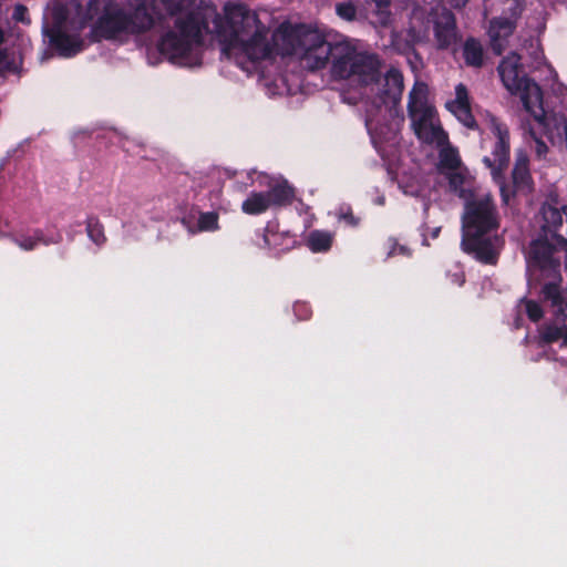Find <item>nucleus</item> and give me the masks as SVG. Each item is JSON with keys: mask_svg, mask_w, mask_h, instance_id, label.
<instances>
[{"mask_svg": "<svg viewBox=\"0 0 567 567\" xmlns=\"http://www.w3.org/2000/svg\"><path fill=\"white\" fill-rule=\"evenodd\" d=\"M7 235L20 249L31 251L40 245L49 246L59 244L62 240V235L55 230L33 229L27 233H12L4 229Z\"/></svg>", "mask_w": 567, "mask_h": 567, "instance_id": "obj_10", "label": "nucleus"}, {"mask_svg": "<svg viewBox=\"0 0 567 567\" xmlns=\"http://www.w3.org/2000/svg\"><path fill=\"white\" fill-rule=\"evenodd\" d=\"M463 55L468 65L480 66L483 62V48L474 39H468L463 49Z\"/></svg>", "mask_w": 567, "mask_h": 567, "instance_id": "obj_19", "label": "nucleus"}, {"mask_svg": "<svg viewBox=\"0 0 567 567\" xmlns=\"http://www.w3.org/2000/svg\"><path fill=\"white\" fill-rule=\"evenodd\" d=\"M464 3H465V1L460 2L458 0H453V4H454L455 7H461V6H463Z\"/></svg>", "mask_w": 567, "mask_h": 567, "instance_id": "obj_37", "label": "nucleus"}, {"mask_svg": "<svg viewBox=\"0 0 567 567\" xmlns=\"http://www.w3.org/2000/svg\"><path fill=\"white\" fill-rule=\"evenodd\" d=\"M21 64V58L14 51L0 50V72L12 71L16 72Z\"/></svg>", "mask_w": 567, "mask_h": 567, "instance_id": "obj_20", "label": "nucleus"}, {"mask_svg": "<svg viewBox=\"0 0 567 567\" xmlns=\"http://www.w3.org/2000/svg\"><path fill=\"white\" fill-rule=\"evenodd\" d=\"M85 19L93 22L94 33L103 39L123 42L131 35L151 30L155 18L147 0H90Z\"/></svg>", "mask_w": 567, "mask_h": 567, "instance_id": "obj_3", "label": "nucleus"}, {"mask_svg": "<svg viewBox=\"0 0 567 567\" xmlns=\"http://www.w3.org/2000/svg\"><path fill=\"white\" fill-rule=\"evenodd\" d=\"M336 11L340 18H342L347 21L354 20L355 16H357V9H355L354 4H352L351 2L337 4Z\"/></svg>", "mask_w": 567, "mask_h": 567, "instance_id": "obj_26", "label": "nucleus"}, {"mask_svg": "<svg viewBox=\"0 0 567 567\" xmlns=\"http://www.w3.org/2000/svg\"><path fill=\"white\" fill-rule=\"evenodd\" d=\"M47 59V54L43 53L42 58H41V61H44Z\"/></svg>", "mask_w": 567, "mask_h": 567, "instance_id": "obj_38", "label": "nucleus"}, {"mask_svg": "<svg viewBox=\"0 0 567 567\" xmlns=\"http://www.w3.org/2000/svg\"><path fill=\"white\" fill-rule=\"evenodd\" d=\"M172 18L173 25H168L162 33L157 49L171 63L195 68L203 63V33L213 34L218 43L221 41L218 35L219 25L226 23V7L241 4L240 2H228L218 14L213 10L194 12V0H154Z\"/></svg>", "mask_w": 567, "mask_h": 567, "instance_id": "obj_2", "label": "nucleus"}, {"mask_svg": "<svg viewBox=\"0 0 567 567\" xmlns=\"http://www.w3.org/2000/svg\"><path fill=\"white\" fill-rule=\"evenodd\" d=\"M396 38H398V37H396L395 34H393L392 45H393L396 50L402 51V52L408 51L409 49H411V47L413 45V43L416 41V39H414V38H413L412 40L406 41V43H405V44H401Z\"/></svg>", "mask_w": 567, "mask_h": 567, "instance_id": "obj_30", "label": "nucleus"}, {"mask_svg": "<svg viewBox=\"0 0 567 567\" xmlns=\"http://www.w3.org/2000/svg\"><path fill=\"white\" fill-rule=\"evenodd\" d=\"M520 306L524 307L528 318L533 321H538L543 317L542 307L533 300H522Z\"/></svg>", "mask_w": 567, "mask_h": 567, "instance_id": "obj_25", "label": "nucleus"}, {"mask_svg": "<svg viewBox=\"0 0 567 567\" xmlns=\"http://www.w3.org/2000/svg\"><path fill=\"white\" fill-rule=\"evenodd\" d=\"M386 245H388L386 257H394V256H399V255L409 257L411 255L410 248L406 247L405 245L398 243V240L394 238H390L388 240Z\"/></svg>", "mask_w": 567, "mask_h": 567, "instance_id": "obj_24", "label": "nucleus"}, {"mask_svg": "<svg viewBox=\"0 0 567 567\" xmlns=\"http://www.w3.org/2000/svg\"><path fill=\"white\" fill-rule=\"evenodd\" d=\"M515 21L509 18H497L491 21L488 34L491 44L496 54H501L505 48V40L513 33Z\"/></svg>", "mask_w": 567, "mask_h": 567, "instance_id": "obj_13", "label": "nucleus"}, {"mask_svg": "<svg viewBox=\"0 0 567 567\" xmlns=\"http://www.w3.org/2000/svg\"><path fill=\"white\" fill-rule=\"evenodd\" d=\"M408 113L416 137L432 147H442L449 138L434 105L429 99V87L416 81L409 93Z\"/></svg>", "mask_w": 567, "mask_h": 567, "instance_id": "obj_5", "label": "nucleus"}, {"mask_svg": "<svg viewBox=\"0 0 567 567\" xmlns=\"http://www.w3.org/2000/svg\"><path fill=\"white\" fill-rule=\"evenodd\" d=\"M379 9H384L389 6L390 0H372Z\"/></svg>", "mask_w": 567, "mask_h": 567, "instance_id": "obj_31", "label": "nucleus"}, {"mask_svg": "<svg viewBox=\"0 0 567 567\" xmlns=\"http://www.w3.org/2000/svg\"><path fill=\"white\" fill-rule=\"evenodd\" d=\"M449 179L450 187L457 193L461 197L466 198L467 192H470L472 182L467 171L464 167L449 171L444 173Z\"/></svg>", "mask_w": 567, "mask_h": 567, "instance_id": "obj_16", "label": "nucleus"}, {"mask_svg": "<svg viewBox=\"0 0 567 567\" xmlns=\"http://www.w3.org/2000/svg\"><path fill=\"white\" fill-rule=\"evenodd\" d=\"M210 206L215 209L214 212L200 213L198 216L197 229L199 231H216L219 229L217 210L227 209L220 198L219 189L213 193L210 197Z\"/></svg>", "mask_w": 567, "mask_h": 567, "instance_id": "obj_14", "label": "nucleus"}, {"mask_svg": "<svg viewBox=\"0 0 567 567\" xmlns=\"http://www.w3.org/2000/svg\"><path fill=\"white\" fill-rule=\"evenodd\" d=\"M502 196L504 198V202L507 203V195L505 194L504 187L501 186Z\"/></svg>", "mask_w": 567, "mask_h": 567, "instance_id": "obj_36", "label": "nucleus"}, {"mask_svg": "<svg viewBox=\"0 0 567 567\" xmlns=\"http://www.w3.org/2000/svg\"><path fill=\"white\" fill-rule=\"evenodd\" d=\"M434 33L437 45L442 49L452 45L456 41L454 16L445 8L435 13Z\"/></svg>", "mask_w": 567, "mask_h": 567, "instance_id": "obj_12", "label": "nucleus"}, {"mask_svg": "<svg viewBox=\"0 0 567 567\" xmlns=\"http://www.w3.org/2000/svg\"><path fill=\"white\" fill-rule=\"evenodd\" d=\"M86 231L89 238L101 246L105 241L104 229L101 223L96 218H89L86 224Z\"/></svg>", "mask_w": 567, "mask_h": 567, "instance_id": "obj_22", "label": "nucleus"}, {"mask_svg": "<svg viewBox=\"0 0 567 567\" xmlns=\"http://www.w3.org/2000/svg\"><path fill=\"white\" fill-rule=\"evenodd\" d=\"M277 234L271 229L267 228L262 235L264 247L276 248L277 247Z\"/></svg>", "mask_w": 567, "mask_h": 567, "instance_id": "obj_29", "label": "nucleus"}, {"mask_svg": "<svg viewBox=\"0 0 567 567\" xmlns=\"http://www.w3.org/2000/svg\"><path fill=\"white\" fill-rule=\"evenodd\" d=\"M498 227L494 204L488 193L471 194L462 216V248L485 264H495L503 245L492 233Z\"/></svg>", "mask_w": 567, "mask_h": 567, "instance_id": "obj_4", "label": "nucleus"}, {"mask_svg": "<svg viewBox=\"0 0 567 567\" xmlns=\"http://www.w3.org/2000/svg\"><path fill=\"white\" fill-rule=\"evenodd\" d=\"M484 121L495 138V143L492 156H485L483 162L491 168L493 178L497 181L502 171L507 167L509 162V130L505 123L488 112H486Z\"/></svg>", "mask_w": 567, "mask_h": 567, "instance_id": "obj_9", "label": "nucleus"}, {"mask_svg": "<svg viewBox=\"0 0 567 567\" xmlns=\"http://www.w3.org/2000/svg\"><path fill=\"white\" fill-rule=\"evenodd\" d=\"M513 181L517 189H529L530 175L528 169V158L523 151L517 152L513 169Z\"/></svg>", "mask_w": 567, "mask_h": 567, "instance_id": "obj_15", "label": "nucleus"}, {"mask_svg": "<svg viewBox=\"0 0 567 567\" xmlns=\"http://www.w3.org/2000/svg\"><path fill=\"white\" fill-rule=\"evenodd\" d=\"M453 281L457 282L460 286L464 282V278L462 274L454 275Z\"/></svg>", "mask_w": 567, "mask_h": 567, "instance_id": "obj_33", "label": "nucleus"}, {"mask_svg": "<svg viewBox=\"0 0 567 567\" xmlns=\"http://www.w3.org/2000/svg\"><path fill=\"white\" fill-rule=\"evenodd\" d=\"M399 187L406 195L421 196L424 192L423 185L416 177L406 178L402 176L399 179Z\"/></svg>", "mask_w": 567, "mask_h": 567, "instance_id": "obj_21", "label": "nucleus"}, {"mask_svg": "<svg viewBox=\"0 0 567 567\" xmlns=\"http://www.w3.org/2000/svg\"><path fill=\"white\" fill-rule=\"evenodd\" d=\"M225 12L226 23L217 29L223 54L247 74H259V83L269 96L289 91L284 75L271 71H277V55H292L309 70L326 66L331 58L332 74L358 86L371 141L389 168L399 174V132L403 122L396 107L403 93L399 70L390 69L383 74L377 55L358 50L349 41L331 44L317 30L281 25L272 32L246 4L227 6Z\"/></svg>", "mask_w": 567, "mask_h": 567, "instance_id": "obj_1", "label": "nucleus"}, {"mask_svg": "<svg viewBox=\"0 0 567 567\" xmlns=\"http://www.w3.org/2000/svg\"><path fill=\"white\" fill-rule=\"evenodd\" d=\"M384 202H385L384 196H378V197H377V199H375V203H377L378 205H383V204H384Z\"/></svg>", "mask_w": 567, "mask_h": 567, "instance_id": "obj_35", "label": "nucleus"}, {"mask_svg": "<svg viewBox=\"0 0 567 567\" xmlns=\"http://www.w3.org/2000/svg\"><path fill=\"white\" fill-rule=\"evenodd\" d=\"M527 134L528 136H526V142L530 143V146L534 147L536 156L539 158L544 157L548 152L546 143L536 136L533 131H528Z\"/></svg>", "mask_w": 567, "mask_h": 567, "instance_id": "obj_23", "label": "nucleus"}, {"mask_svg": "<svg viewBox=\"0 0 567 567\" xmlns=\"http://www.w3.org/2000/svg\"><path fill=\"white\" fill-rule=\"evenodd\" d=\"M440 153V167L445 173L463 167L456 148L447 141L442 147H435Z\"/></svg>", "mask_w": 567, "mask_h": 567, "instance_id": "obj_17", "label": "nucleus"}, {"mask_svg": "<svg viewBox=\"0 0 567 567\" xmlns=\"http://www.w3.org/2000/svg\"><path fill=\"white\" fill-rule=\"evenodd\" d=\"M333 234L327 230H313L307 238L308 247L313 252H323L330 249Z\"/></svg>", "mask_w": 567, "mask_h": 567, "instance_id": "obj_18", "label": "nucleus"}, {"mask_svg": "<svg viewBox=\"0 0 567 567\" xmlns=\"http://www.w3.org/2000/svg\"><path fill=\"white\" fill-rule=\"evenodd\" d=\"M440 230H441L440 227L433 228L432 234H431L432 238H436L439 236Z\"/></svg>", "mask_w": 567, "mask_h": 567, "instance_id": "obj_34", "label": "nucleus"}, {"mask_svg": "<svg viewBox=\"0 0 567 567\" xmlns=\"http://www.w3.org/2000/svg\"><path fill=\"white\" fill-rule=\"evenodd\" d=\"M446 109L466 127L475 128L476 122L470 106L468 92L462 83L455 86V97L446 102Z\"/></svg>", "mask_w": 567, "mask_h": 567, "instance_id": "obj_11", "label": "nucleus"}, {"mask_svg": "<svg viewBox=\"0 0 567 567\" xmlns=\"http://www.w3.org/2000/svg\"><path fill=\"white\" fill-rule=\"evenodd\" d=\"M295 315L300 320H306L310 317V309L305 302H297L293 306Z\"/></svg>", "mask_w": 567, "mask_h": 567, "instance_id": "obj_28", "label": "nucleus"}, {"mask_svg": "<svg viewBox=\"0 0 567 567\" xmlns=\"http://www.w3.org/2000/svg\"><path fill=\"white\" fill-rule=\"evenodd\" d=\"M84 24V21L69 19L62 7H54L50 17L45 16L42 30L59 55L71 58L83 50L81 31Z\"/></svg>", "mask_w": 567, "mask_h": 567, "instance_id": "obj_7", "label": "nucleus"}, {"mask_svg": "<svg viewBox=\"0 0 567 567\" xmlns=\"http://www.w3.org/2000/svg\"><path fill=\"white\" fill-rule=\"evenodd\" d=\"M504 86L520 97L526 112L540 125H545L546 112L543 105V93L537 83L520 75V58L516 53L507 55L498 66Z\"/></svg>", "mask_w": 567, "mask_h": 567, "instance_id": "obj_6", "label": "nucleus"}, {"mask_svg": "<svg viewBox=\"0 0 567 567\" xmlns=\"http://www.w3.org/2000/svg\"><path fill=\"white\" fill-rule=\"evenodd\" d=\"M4 228H9V223L8 221H2L0 219V238H3V236L7 235L4 233Z\"/></svg>", "mask_w": 567, "mask_h": 567, "instance_id": "obj_32", "label": "nucleus"}, {"mask_svg": "<svg viewBox=\"0 0 567 567\" xmlns=\"http://www.w3.org/2000/svg\"><path fill=\"white\" fill-rule=\"evenodd\" d=\"M12 18L17 22H21V23H24V24H29L30 23V18H29L28 9H27V7H24L22 4L16 6V8L13 10V13H12Z\"/></svg>", "mask_w": 567, "mask_h": 567, "instance_id": "obj_27", "label": "nucleus"}, {"mask_svg": "<svg viewBox=\"0 0 567 567\" xmlns=\"http://www.w3.org/2000/svg\"><path fill=\"white\" fill-rule=\"evenodd\" d=\"M259 184L267 186L266 190L251 192L241 204V209L247 215H260L268 209L286 205L292 197L291 188L282 182L274 181L260 173L254 172Z\"/></svg>", "mask_w": 567, "mask_h": 567, "instance_id": "obj_8", "label": "nucleus"}]
</instances>
